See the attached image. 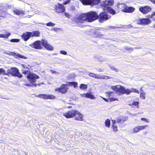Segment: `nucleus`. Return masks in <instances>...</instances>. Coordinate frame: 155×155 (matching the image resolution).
<instances>
[{"label": "nucleus", "mask_w": 155, "mask_h": 155, "mask_svg": "<svg viewBox=\"0 0 155 155\" xmlns=\"http://www.w3.org/2000/svg\"><path fill=\"white\" fill-rule=\"evenodd\" d=\"M31 33L30 32L27 31L23 33L21 35V38L25 41H28L31 37Z\"/></svg>", "instance_id": "nucleus-18"}, {"label": "nucleus", "mask_w": 155, "mask_h": 155, "mask_svg": "<svg viewBox=\"0 0 155 155\" xmlns=\"http://www.w3.org/2000/svg\"><path fill=\"white\" fill-rule=\"evenodd\" d=\"M78 83L77 82H67V86H73V87L74 88H76L78 86Z\"/></svg>", "instance_id": "nucleus-25"}, {"label": "nucleus", "mask_w": 155, "mask_h": 155, "mask_svg": "<svg viewBox=\"0 0 155 155\" xmlns=\"http://www.w3.org/2000/svg\"><path fill=\"white\" fill-rule=\"evenodd\" d=\"M22 67L23 68H25H25H28L27 67H25L24 64H22Z\"/></svg>", "instance_id": "nucleus-52"}, {"label": "nucleus", "mask_w": 155, "mask_h": 155, "mask_svg": "<svg viewBox=\"0 0 155 155\" xmlns=\"http://www.w3.org/2000/svg\"><path fill=\"white\" fill-rule=\"evenodd\" d=\"M110 68L112 70L116 72H118L119 71V70L114 66L111 67Z\"/></svg>", "instance_id": "nucleus-45"}, {"label": "nucleus", "mask_w": 155, "mask_h": 155, "mask_svg": "<svg viewBox=\"0 0 155 155\" xmlns=\"http://www.w3.org/2000/svg\"><path fill=\"white\" fill-rule=\"evenodd\" d=\"M137 23L140 25H148L151 22V20L148 18L139 19L137 21Z\"/></svg>", "instance_id": "nucleus-13"}, {"label": "nucleus", "mask_w": 155, "mask_h": 155, "mask_svg": "<svg viewBox=\"0 0 155 155\" xmlns=\"http://www.w3.org/2000/svg\"><path fill=\"white\" fill-rule=\"evenodd\" d=\"M62 0H59V1H61Z\"/></svg>", "instance_id": "nucleus-58"}, {"label": "nucleus", "mask_w": 155, "mask_h": 155, "mask_svg": "<svg viewBox=\"0 0 155 155\" xmlns=\"http://www.w3.org/2000/svg\"><path fill=\"white\" fill-rule=\"evenodd\" d=\"M131 92L135 93L137 94L139 93V91L136 88H131Z\"/></svg>", "instance_id": "nucleus-41"}, {"label": "nucleus", "mask_w": 155, "mask_h": 155, "mask_svg": "<svg viewBox=\"0 0 155 155\" xmlns=\"http://www.w3.org/2000/svg\"><path fill=\"white\" fill-rule=\"evenodd\" d=\"M67 86V84H62L60 87L55 89V91L59 92L62 94H65L68 91V89Z\"/></svg>", "instance_id": "nucleus-11"}, {"label": "nucleus", "mask_w": 155, "mask_h": 155, "mask_svg": "<svg viewBox=\"0 0 155 155\" xmlns=\"http://www.w3.org/2000/svg\"><path fill=\"white\" fill-rule=\"evenodd\" d=\"M71 107H72V106H68L67 107V108H71Z\"/></svg>", "instance_id": "nucleus-54"}, {"label": "nucleus", "mask_w": 155, "mask_h": 155, "mask_svg": "<svg viewBox=\"0 0 155 155\" xmlns=\"http://www.w3.org/2000/svg\"><path fill=\"white\" fill-rule=\"evenodd\" d=\"M127 119V117H124L123 116H120V117L117 118V123H119L121 122H123L124 121H126Z\"/></svg>", "instance_id": "nucleus-22"}, {"label": "nucleus", "mask_w": 155, "mask_h": 155, "mask_svg": "<svg viewBox=\"0 0 155 155\" xmlns=\"http://www.w3.org/2000/svg\"><path fill=\"white\" fill-rule=\"evenodd\" d=\"M24 85L25 86H31V85L29 84H25Z\"/></svg>", "instance_id": "nucleus-53"}, {"label": "nucleus", "mask_w": 155, "mask_h": 155, "mask_svg": "<svg viewBox=\"0 0 155 155\" xmlns=\"http://www.w3.org/2000/svg\"><path fill=\"white\" fill-rule=\"evenodd\" d=\"M146 93L145 92H143V90H142V91L140 92V97L141 98L144 99L145 98V95Z\"/></svg>", "instance_id": "nucleus-35"}, {"label": "nucleus", "mask_w": 155, "mask_h": 155, "mask_svg": "<svg viewBox=\"0 0 155 155\" xmlns=\"http://www.w3.org/2000/svg\"><path fill=\"white\" fill-rule=\"evenodd\" d=\"M84 5H98L100 2V0H79Z\"/></svg>", "instance_id": "nucleus-8"}, {"label": "nucleus", "mask_w": 155, "mask_h": 155, "mask_svg": "<svg viewBox=\"0 0 155 155\" xmlns=\"http://www.w3.org/2000/svg\"><path fill=\"white\" fill-rule=\"evenodd\" d=\"M77 110L73 109L69 110L63 114V116L67 118H71L74 117L77 114Z\"/></svg>", "instance_id": "nucleus-10"}, {"label": "nucleus", "mask_w": 155, "mask_h": 155, "mask_svg": "<svg viewBox=\"0 0 155 155\" xmlns=\"http://www.w3.org/2000/svg\"><path fill=\"white\" fill-rule=\"evenodd\" d=\"M75 119L78 121H82L83 120V115L77 110L76 115L75 116Z\"/></svg>", "instance_id": "nucleus-20"}, {"label": "nucleus", "mask_w": 155, "mask_h": 155, "mask_svg": "<svg viewBox=\"0 0 155 155\" xmlns=\"http://www.w3.org/2000/svg\"><path fill=\"white\" fill-rule=\"evenodd\" d=\"M14 13L17 15H19L21 14H24V12L22 10L18 9H16L13 11Z\"/></svg>", "instance_id": "nucleus-27"}, {"label": "nucleus", "mask_w": 155, "mask_h": 155, "mask_svg": "<svg viewBox=\"0 0 155 155\" xmlns=\"http://www.w3.org/2000/svg\"><path fill=\"white\" fill-rule=\"evenodd\" d=\"M46 25L47 26L53 27L55 25V24L51 22H50L46 23Z\"/></svg>", "instance_id": "nucleus-40"}, {"label": "nucleus", "mask_w": 155, "mask_h": 155, "mask_svg": "<svg viewBox=\"0 0 155 155\" xmlns=\"http://www.w3.org/2000/svg\"><path fill=\"white\" fill-rule=\"evenodd\" d=\"M17 56L19 58H22L24 59H26L27 58V57L24 56L23 55H21L19 53H18L17 54Z\"/></svg>", "instance_id": "nucleus-44"}, {"label": "nucleus", "mask_w": 155, "mask_h": 155, "mask_svg": "<svg viewBox=\"0 0 155 155\" xmlns=\"http://www.w3.org/2000/svg\"><path fill=\"white\" fill-rule=\"evenodd\" d=\"M5 71L2 68H0V75H5L6 74Z\"/></svg>", "instance_id": "nucleus-39"}, {"label": "nucleus", "mask_w": 155, "mask_h": 155, "mask_svg": "<svg viewBox=\"0 0 155 155\" xmlns=\"http://www.w3.org/2000/svg\"><path fill=\"white\" fill-rule=\"evenodd\" d=\"M17 54H16V53H15V52H10V54H9L10 55H12L14 57H16L17 55Z\"/></svg>", "instance_id": "nucleus-46"}, {"label": "nucleus", "mask_w": 155, "mask_h": 155, "mask_svg": "<svg viewBox=\"0 0 155 155\" xmlns=\"http://www.w3.org/2000/svg\"><path fill=\"white\" fill-rule=\"evenodd\" d=\"M115 122L114 121V122L113 123L112 125V127L113 130V131L115 132H117L118 130L117 129V126L115 125Z\"/></svg>", "instance_id": "nucleus-28"}, {"label": "nucleus", "mask_w": 155, "mask_h": 155, "mask_svg": "<svg viewBox=\"0 0 155 155\" xmlns=\"http://www.w3.org/2000/svg\"><path fill=\"white\" fill-rule=\"evenodd\" d=\"M6 74H7L5 75H8V74H10L12 76L18 78H21L23 77V75L19 72L18 68H16L12 67L8 69Z\"/></svg>", "instance_id": "nucleus-4"}, {"label": "nucleus", "mask_w": 155, "mask_h": 155, "mask_svg": "<svg viewBox=\"0 0 155 155\" xmlns=\"http://www.w3.org/2000/svg\"><path fill=\"white\" fill-rule=\"evenodd\" d=\"M59 30V28H53V30L55 31H57Z\"/></svg>", "instance_id": "nucleus-50"}, {"label": "nucleus", "mask_w": 155, "mask_h": 155, "mask_svg": "<svg viewBox=\"0 0 155 155\" xmlns=\"http://www.w3.org/2000/svg\"><path fill=\"white\" fill-rule=\"evenodd\" d=\"M105 126L107 128H109L110 125V119H106L105 122Z\"/></svg>", "instance_id": "nucleus-29"}, {"label": "nucleus", "mask_w": 155, "mask_h": 155, "mask_svg": "<svg viewBox=\"0 0 155 155\" xmlns=\"http://www.w3.org/2000/svg\"><path fill=\"white\" fill-rule=\"evenodd\" d=\"M123 9L122 10V12L126 13H132L135 10V8L132 7H127L125 4H123Z\"/></svg>", "instance_id": "nucleus-16"}, {"label": "nucleus", "mask_w": 155, "mask_h": 155, "mask_svg": "<svg viewBox=\"0 0 155 155\" xmlns=\"http://www.w3.org/2000/svg\"><path fill=\"white\" fill-rule=\"evenodd\" d=\"M38 97L44 99H54L55 98V97L54 95L51 94H40Z\"/></svg>", "instance_id": "nucleus-17"}, {"label": "nucleus", "mask_w": 155, "mask_h": 155, "mask_svg": "<svg viewBox=\"0 0 155 155\" xmlns=\"http://www.w3.org/2000/svg\"><path fill=\"white\" fill-rule=\"evenodd\" d=\"M155 15V12H153L151 14V15H147V18H149H149H151L152 19H153V20L155 21V18H154L153 17V16Z\"/></svg>", "instance_id": "nucleus-33"}, {"label": "nucleus", "mask_w": 155, "mask_h": 155, "mask_svg": "<svg viewBox=\"0 0 155 155\" xmlns=\"http://www.w3.org/2000/svg\"><path fill=\"white\" fill-rule=\"evenodd\" d=\"M93 34L94 37L96 38H99L103 35L98 30H97L94 32Z\"/></svg>", "instance_id": "nucleus-24"}, {"label": "nucleus", "mask_w": 155, "mask_h": 155, "mask_svg": "<svg viewBox=\"0 0 155 155\" xmlns=\"http://www.w3.org/2000/svg\"><path fill=\"white\" fill-rule=\"evenodd\" d=\"M85 14L88 22H91L98 18V14L95 11H90Z\"/></svg>", "instance_id": "nucleus-5"}, {"label": "nucleus", "mask_w": 155, "mask_h": 155, "mask_svg": "<svg viewBox=\"0 0 155 155\" xmlns=\"http://www.w3.org/2000/svg\"><path fill=\"white\" fill-rule=\"evenodd\" d=\"M10 35L9 32H8L6 34H0V38H7Z\"/></svg>", "instance_id": "nucleus-30"}, {"label": "nucleus", "mask_w": 155, "mask_h": 155, "mask_svg": "<svg viewBox=\"0 0 155 155\" xmlns=\"http://www.w3.org/2000/svg\"><path fill=\"white\" fill-rule=\"evenodd\" d=\"M112 89L118 95L123 94L124 87L120 85H117L111 86Z\"/></svg>", "instance_id": "nucleus-7"}, {"label": "nucleus", "mask_w": 155, "mask_h": 155, "mask_svg": "<svg viewBox=\"0 0 155 155\" xmlns=\"http://www.w3.org/2000/svg\"><path fill=\"white\" fill-rule=\"evenodd\" d=\"M139 102L138 101H134L132 104H130L129 105L130 106L134 105L136 106L137 108H138L139 107Z\"/></svg>", "instance_id": "nucleus-31"}, {"label": "nucleus", "mask_w": 155, "mask_h": 155, "mask_svg": "<svg viewBox=\"0 0 155 155\" xmlns=\"http://www.w3.org/2000/svg\"><path fill=\"white\" fill-rule=\"evenodd\" d=\"M80 96L82 97L89 98L91 99H95V97L91 92L81 94Z\"/></svg>", "instance_id": "nucleus-19"}, {"label": "nucleus", "mask_w": 155, "mask_h": 155, "mask_svg": "<svg viewBox=\"0 0 155 155\" xmlns=\"http://www.w3.org/2000/svg\"><path fill=\"white\" fill-rule=\"evenodd\" d=\"M153 18H155V15L153 16Z\"/></svg>", "instance_id": "nucleus-57"}, {"label": "nucleus", "mask_w": 155, "mask_h": 155, "mask_svg": "<svg viewBox=\"0 0 155 155\" xmlns=\"http://www.w3.org/2000/svg\"><path fill=\"white\" fill-rule=\"evenodd\" d=\"M31 47L35 49L41 50L43 48L42 46L49 51H53L54 48L49 44L47 40L42 39L41 41L37 40L29 45Z\"/></svg>", "instance_id": "nucleus-1"}, {"label": "nucleus", "mask_w": 155, "mask_h": 155, "mask_svg": "<svg viewBox=\"0 0 155 155\" xmlns=\"http://www.w3.org/2000/svg\"><path fill=\"white\" fill-rule=\"evenodd\" d=\"M87 21L85 14V13L81 14L79 15L73 20V22L75 24H81L84 23Z\"/></svg>", "instance_id": "nucleus-6"}, {"label": "nucleus", "mask_w": 155, "mask_h": 155, "mask_svg": "<svg viewBox=\"0 0 155 155\" xmlns=\"http://www.w3.org/2000/svg\"><path fill=\"white\" fill-rule=\"evenodd\" d=\"M131 93V89H126L124 88L123 94H126L127 95H128L130 94Z\"/></svg>", "instance_id": "nucleus-34"}, {"label": "nucleus", "mask_w": 155, "mask_h": 155, "mask_svg": "<svg viewBox=\"0 0 155 155\" xmlns=\"http://www.w3.org/2000/svg\"><path fill=\"white\" fill-rule=\"evenodd\" d=\"M87 85L84 84H80V88L81 89H85L87 88Z\"/></svg>", "instance_id": "nucleus-38"}, {"label": "nucleus", "mask_w": 155, "mask_h": 155, "mask_svg": "<svg viewBox=\"0 0 155 155\" xmlns=\"http://www.w3.org/2000/svg\"><path fill=\"white\" fill-rule=\"evenodd\" d=\"M140 130H142L146 129V127H148V125H145L143 126H138Z\"/></svg>", "instance_id": "nucleus-42"}, {"label": "nucleus", "mask_w": 155, "mask_h": 155, "mask_svg": "<svg viewBox=\"0 0 155 155\" xmlns=\"http://www.w3.org/2000/svg\"><path fill=\"white\" fill-rule=\"evenodd\" d=\"M141 120L147 123H148L149 122V119H147L144 118H141Z\"/></svg>", "instance_id": "nucleus-47"}, {"label": "nucleus", "mask_w": 155, "mask_h": 155, "mask_svg": "<svg viewBox=\"0 0 155 155\" xmlns=\"http://www.w3.org/2000/svg\"><path fill=\"white\" fill-rule=\"evenodd\" d=\"M151 8L148 6H141L139 8V11L143 14L145 15L151 11Z\"/></svg>", "instance_id": "nucleus-14"}, {"label": "nucleus", "mask_w": 155, "mask_h": 155, "mask_svg": "<svg viewBox=\"0 0 155 155\" xmlns=\"http://www.w3.org/2000/svg\"><path fill=\"white\" fill-rule=\"evenodd\" d=\"M133 48H129L127 47H125L123 49H121L123 52H126V51H127L129 52H131L133 50Z\"/></svg>", "instance_id": "nucleus-26"}, {"label": "nucleus", "mask_w": 155, "mask_h": 155, "mask_svg": "<svg viewBox=\"0 0 155 155\" xmlns=\"http://www.w3.org/2000/svg\"><path fill=\"white\" fill-rule=\"evenodd\" d=\"M142 87H141V88H140V91L142 90Z\"/></svg>", "instance_id": "nucleus-56"}, {"label": "nucleus", "mask_w": 155, "mask_h": 155, "mask_svg": "<svg viewBox=\"0 0 155 155\" xmlns=\"http://www.w3.org/2000/svg\"><path fill=\"white\" fill-rule=\"evenodd\" d=\"M31 33V37H39L40 35V32L38 31H34L32 32H30Z\"/></svg>", "instance_id": "nucleus-23"}, {"label": "nucleus", "mask_w": 155, "mask_h": 155, "mask_svg": "<svg viewBox=\"0 0 155 155\" xmlns=\"http://www.w3.org/2000/svg\"><path fill=\"white\" fill-rule=\"evenodd\" d=\"M106 94H107V96L109 98L107 99L103 97V99L107 102L109 101H118V99L116 98H113L111 97L112 96H114V92L113 91H110L106 92Z\"/></svg>", "instance_id": "nucleus-15"}, {"label": "nucleus", "mask_w": 155, "mask_h": 155, "mask_svg": "<svg viewBox=\"0 0 155 155\" xmlns=\"http://www.w3.org/2000/svg\"><path fill=\"white\" fill-rule=\"evenodd\" d=\"M107 10L112 15H114L116 13V12L111 7L108 8Z\"/></svg>", "instance_id": "nucleus-32"}, {"label": "nucleus", "mask_w": 155, "mask_h": 155, "mask_svg": "<svg viewBox=\"0 0 155 155\" xmlns=\"http://www.w3.org/2000/svg\"><path fill=\"white\" fill-rule=\"evenodd\" d=\"M98 16L97 19L101 23H103L110 18L107 13L104 12H100L99 15H98Z\"/></svg>", "instance_id": "nucleus-9"}, {"label": "nucleus", "mask_w": 155, "mask_h": 155, "mask_svg": "<svg viewBox=\"0 0 155 155\" xmlns=\"http://www.w3.org/2000/svg\"><path fill=\"white\" fill-rule=\"evenodd\" d=\"M114 3L113 0H105L104 1L102 4V6L105 10H107L110 8V6L113 5Z\"/></svg>", "instance_id": "nucleus-12"}, {"label": "nucleus", "mask_w": 155, "mask_h": 155, "mask_svg": "<svg viewBox=\"0 0 155 155\" xmlns=\"http://www.w3.org/2000/svg\"><path fill=\"white\" fill-rule=\"evenodd\" d=\"M140 130L138 126L135 127L133 130V133H136L139 132Z\"/></svg>", "instance_id": "nucleus-36"}, {"label": "nucleus", "mask_w": 155, "mask_h": 155, "mask_svg": "<svg viewBox=\"0 0 155 155\" xmlns=\"http://www.w3.org/2000/svg\"><path fill=\"white\" fill-rule=\"evenodd\" d=\"M64 15L67 18H71V17L72 16L69 13L65 11L64 12Z\"/></svg>", "instance_id": "nucleus-37"}, {"label": "nucleus", "mask_w": 155, "mask_h": 155, "mask_svg": "<svg viewBox=\"0 0 155 155\" xmlns=\"http://www.w3.org/2000/svg\"><path fill=\"white\" fill-rule=\"evenodd\" d=\"M88 75L90 77L94 78H95L98 79H101L103 78L100 75L93 73H90Z\"/></svg>", "instance_id": "nucleus-21"}, {"label": "nucleus", "mask_w": 155, "mask_h": 155, "mask_svg": "<svg viewBox=\"0 0 155 155\" xmlns=\"http://www.w3.org/2000/svg\"><path fill=\"white\" fill-rule=\"evenodd\" d=\"M60 53L61 54L64 55H66L67 54V52L66 51H64V50L61 51H60Z\"/></svg>", "instance_id": "nucleus-48"}, {"label": "nucleus", "mask_w": 155, "mask_h": 155, "mask_svg": "<svg viewBox=\"0 0 155 155\" xmlns=\"http://www.w3.org/2000/svg\"><path fill=\"white\" fill-rule=\"evenodd\" d=\"M153 27L154 28H155V23L153 25Z\"/></svg>", "instance_id": "nucleus-55"}, {"label": "nucleus", "mask_w": 155, "mask_h": 155, "mask_svg": "<svg viewBox=\"0 0 155 155\" xmlns=\"http://www.w3.org/2000/svg\"><path fill=\"white\" fill-rule=\"evenodd\" d=\"M28 72V71L24 70L22 71V73L25 75H26L27 74Z\"/></svg>", "instance_id": "nucleus-49"}, {"label": "nucleus", "mask_w": 155, "mask_h": 155, "mask_svg": "<svg viewBox=\"0 0 155 155\" xmlns=\"http://www.w3.org/2000/svg\"><path fill=\"white\" fill-rule=\"evenodd\" d=\"M148 0L155 4V0Z\"/></svg>", "instance_id": "nucleus-51"}, {"label": "nucleus", "mask_w": 155, "mask_h": 155, "mask_svg": "<svg viewBox=\"0 0 155 155\" xmlns=\"http://www.w3.org/2000/svg\"><path fill=\"white\" fill-rule=\"evenodd\" d=\"M71 0H66L64 1L63 4L58 3L54 7V11L57 13H63L66 10V8L64 5L70 3Z\"/></svg>", "instance_id": "nucleus-2"}, {"label": "nucleus", "mask_w": 155, "mask_h": 155, "mask_svg": "<svg viewBox=\"0 0 155 155\" xmlns=\"http://www.w3.org/2000/svg\"><path fill=\"white\" fill-rule=\"evenodd\" d=\"M26 77L29 82L32 85L34 86L35 87H36L38 85L39 86L40 85V84H34L36 81V80L39 78V76L37 74L30 72L27 75Z\"/></svg>", "instance_id": "nucleus-3"}, {"label": "nucleus", "mask_w": 155, "mask_h": 155, "mask_svg": "<svg viewBox=\"0 0 155 155\" xmlns=\"http://www.w3.org/2000/svg\"><path fill=\"white\" fill-rule=\"evenodd\" d=\"M10 41L12 42H18L20 40L18 39H10Z\"/></svg>", "instance_id": "nucleus-43"}]
</instances>
